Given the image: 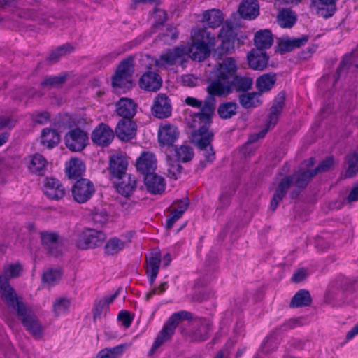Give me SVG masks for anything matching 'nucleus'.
<instances>
[{
	"label": "nucleus",
	"instance_id": "nucleus-1",
	"mask_svg": "<svg viewBox=\"0 0 358 358\" xmlns=\"http://www.w3.org/2000/svg\"><path fill=\"white\" fill-rule=\"evenodd\" d=\"M237 64L232 57H227L219 62L216 68V78L207 87V92L216 96H224L234 90L242 92L239 101L246 107V78L236 74Z\"/></svg>",
	"mask_w": 358,
	"mask_h": 358
},
{
	"label": "nucleus",
	"instance_id": "nucleus-2",
	"mask_svg": "<svg viewBox=\"0 0 358 358\" xmlns=\"http://www.w3.org/2000/svg\"><path fill=\"white\" fill-rule=\"evenodd\" d=\"M192 43L183 46L185 49V55L192 59L201 62L208 57L211 49L215 45V38L206 28H194L191 32Z\"/></svg>",
	"mask_w": 358,
	"mask_h": 358
},
{
	"label": "nucleus",
	"instance_id": "nucleus-3",
	"mask_svg": "<svg viewBox=\"0 0 358 358\" xmlns=\"http://www.w3.org/2000/svg\"><path fill=\"white\" fill-rule=\"evenodd\" d=\"M315 175V172H313V170L302 171L301 169L293 176L282 179L271 201V210L274 211L277 208L280 201L285 196L292 183H294L299 189H303Z\"/></svg>",
	"mask_w": 358,
	"mask_h": 358
},
{
	"label": "nucleus",
	"instance_id": "nucleus-4",
	"mask_svg": "<svg viewBox=\"0 0 358 358\" xmlns=\"http://www.w3.org/2000/svg\"><path fill=\"white\" fill-rule=\"evenodd\" d=\"M213 137L214 134L206 126L201 127L194 136V143L205 158L204 160L200 162L202 169L206 166L207 163H211L215 159V152L211 144Z\"/></svg>",
	"mask_w": 358,
	"mask_h": 358
},
{
	"label": "nucleus",
	"instance_id": "nucleus-5",
	"mask_svg": "<svg viewBox=\"0 0 358 358\" xmlns=\"http://www.w3.org/2000/svg\"><path fill=\"white\" fill-rule=\"evenodd\" d=\"M192 314L186 310H181L173 313L164 325L162 329L157 335L152 349L150 354H152L160 345L165 341L169 340L175 332V329L182 320H192Z\"/></svg>",
	"mask_w": 358,
	"mask_h": 358
},
{
	"label": "nucleus",
	"instance_id": "nucleus-6",
	"mask_svg": "<svg viewBox=\"0 0 358 358\" xmlns=\"http://www.w3.org/2000/svg\"><path fill=\"white\" fill-rule=\"evenodd\" d=\"M214 96H216L208 94L203 101L192 96H187L184 101L187 106L199 109V111L195 114V117L209 126L212 122L215 109Z\"/></svg>",
	"mask_w": 358,
	"mask_h": 358
},
{
	"label": "nucleus",
	"instance_id": "nucleus-7",
	"mask_svg": "<svg viewBox=\"0 0 358 358\" xmlns=\"http://www.w3.org/2000/svg\"><path fill=\"white\" fill-rule=\"evenodd\" d=\"M285 94L283 92H280L273 101V105L270 108V112L266 122V127L259 133L255 135H251L248 139V144L250 142H255L257 139L265 136L267 131L273 128L279 120L285 106Z\"/></svg>",
	"mask_w": 358,
	"mask_h": 358
},
{
	"label": "nucleus",
	"instance_id": "nucleus-8",
	"mask_svg": "<svg viewBox=\"0 0 358 358\" xmlns=\"http://www.w3.org/2000/svg\"><path fill=\"white\" fill-rule=\"evenodd\" d=\"M134 73L133 59L123 60L112 78V85L115 89L129 90L132 86V75Z\"/></svg>",
	"mask_w": 358,
	"mask_h": 358
},
{
	"label": "nucleus",
	"instance_id": "nucleus-9",
	"mask_svg": "<svg viewBox=\"0 0 358 358\" xmlns=\"http://www.w3.org/2000/svg\"><path fill=\"white\" fill-rule=\"evenodd\" d=\"M246 19V0H243L236 13L231 17V24L226 23L220 29L218 37L222 39V44L234 41L235 34L234 29L241 26V20Z\"/></svg>",
	"mask_w": 358,
	"mask_h": 358
},
{
	"label": "nucleus",
	"instance_id": "nucleus-10",
	"mask_svg": "<svg viewBox=\"0 0 358 358\" xmlns=\"http://www.w3.org/2000/svg\"><path fill=\"white\" fill-rule=\"evenodd\" d=\"M213 329V321L207 317L194 318L191 324L189 337L192 341L201 343L210 338Z\"/></svg>",
	"mask_w": 358,
	"mask_h": 358
},
{
	"label": "nucleus",
	"instance_id": "nucleus-11",
	"mask_svg": "<svg viewBox=\"0 0 358 358\" xmlns=\"http://www.w3.org/2000/svg\"><path fill=\"white\" fill-rule=\"evenodd\" d=\"M105 238L106 236L102 231L87 229L78 236L76 245L81 250L95 248L100 246Z\"/></svg>",
	"mask_w": 358,
	"mask_h": 358
},
{
	"label": "nucleus",
	"instance_id": "nucleus-12",
	"mask_svg": "<svg viewBox=\"0 0 358 358\" xmlns=\"http://www.w3.org/2000/svg\"><path fill=\"white\" fill-rule=\"evenodd\" d=\"M22 324L35 338H40L43 336V328L37 317L26 306L20 308L17 313Z\"/></svg>",
	"mask_w": 358,
	"mask_h": 358
},
{
	"label": "nucleus",
	"instance_id": "nucleus-13",
	"mask_svg": "<svg viewBox=\"0 0 358 358\" xmlns=\"http://www.w3.org/2000/svg\"><path fill=\"white\" fill-rule=\"evenodd\" d=\"M94 192V184L86 178L78 180L72 187L73 199L79 203H84L89 201Z\"/></svg>",
	"mask_w": 358,
	"mask_h": 358
},
{
	"label": "nucleus",
	"instance_id": "nucleus-14",
	"mask_svg": "<svg viewBox=\"0 0 358 358\" xmlns=\"http://www.w3.org/2000/svg\"><path fill=\"white\" fill-rule=\"evenodd\" d=\"M87 140V134L83 130L76 128L66 134L65 144L70 150L79 152L85 148Z\"/></svg>",
	"mask_w": 358,
	"mask_h": 358
},
{
	"label": "nucleus",
	"instance_id": "nucleus-15",
	"mask_svg": "<svg viewBox=\"0 0 358 358\" xmlns=\"http://www.w3.org/2000/svg\"><path fill=\"white\" fill-rule=\"evenodd\" d=\"M151 110L157 118L164 119L170 117L172 113L171 100L165 94H159L154 100Z\"/></svg>",
	"mask_w": 358,
	"mask_h": 358
},
{
	"label": "nucleus",
	"instance_id": "nucleus-16",
	"mask_svg": "<svg viewBox=\"0 0 358 358\" xmlns=\"http://www.w3.org/2000/svg\"><path fill=\"white\" fill-rule=\"evenodd\" d=\"M185 56V49L183 46L176 47L169 49L160 55L159 58L155 61L156 66H166L181 62Z\"/></svg>",
	"mask_w": 358,
	"mask_h": 358
},
{
	"label": "nucleus",
	"instance_id": "nucleus-17",
	"mask_svg": "<svg viewBox=\"0 0 358 358\" xmlns=\"http://www.w3.org/2000/svg\"><path fill=\"white\" fill-rule=\"evenodd\" d=\"M178 128L171 124H164L158 129V141L163 146H172L179 137Z\"/></svg>",
	"mask_w": 358,
	"mask_h": 358
},
{
	"label": "nucleus",
	"instance_id": "nucleus-18",
	"mask_svg": "<svg viewBox=\"0 0 358 358\" xmlns=\"http://www.w3.org/2000/svg\"><path fill=\"white\" fill-rule=\"evenodd\" d=\"M147 275L149 278L150 284L153 285L159 270L161 264V252L158 248L151 250L149 256L146 257Z\"/></svg>",
	"mask_w": 358,
	"mask_h": 358
},
{
	"label": "nucleus",
	"instance_id": "nucleus-19",
	"mask_svg": "<svg viewBox=\"0 0 358 358\" xmlns=\"http://www.w3.org/2000/svg\"><path fill=\"white\" fill-rule=\"evenodd\" d=\"M92 141L100 146H108L114 138L113 131L105 124H99L92 134Z\"/></svg>",
	"mask_w": 358,
	"mask_h": 358
},
{
	"label": "nucleus",
	"instance_id": "nucleus-20",
	"mask_svg": "<svg viewBox=\"0 0 358 358\" xmlns=\"http://www.w3.org/2000/svg\"><path fill=\"white\" fill-rule=\"evenodd\" d=\"M338 0H312L310 8L315 13L324 18H329L335 13L336 1Z\"/></svg>",
	"mask_w": 358,
	"mask_h": 358
},
{
	"label": "nucleus",
	"instance_id": "nucleus-21",
	"mask_svg": "<svg viewBox=\"0 0 358 358\" xmlns=\"http://www.w3.org/2000/svg\"><path fill=\"white\" fill-rule=\"evenodd\" d=\"M268 59L267 53L259 49L252 50L248 55V64L254 70H264L267 67Z\"/></svg>",
	"mask_w": 358,
	"mask_h": 358
},
{
	"label": "nucleus",
	"instance_id": "nucleus-22",
	"mask_svg": "<svg viewBox=\"0 0 358 358\" xmlns=\"http://www.w3.org/2000/svg\"><path fill=\"white\" fill-rule=\"evenodd\" d=\"M157 160L153 153L143 152L136 162V169L144 176L155 172Z\"/></svg>",
	"mask_w": 358,
	"mask_h": 358
},
{
	"label": "nucleus",
	"instance_id": "nucleus-23",
	"mask_svg": "<svg viewBox=\"0 0 358 358\" xmlns=\"http://www.w3.org/2000/svg\"><path fill=\"white\" fill-rule=\"evenodd\" d=\"M136 125L131 120H121L115 127V134L120 140L127 141L136 136Z\"/></svg>",
	"mask_w": 358,
	"mask_h": 358
},
{
	"label": "nucleus",
	"instance_id": "nucleus-24",
	"mask_svg": "<svg viewBox=\"0 0 358 358\" xmlns=\"http://www.w3.org/2000/svg\"><path fill=\"white\" fill-rule=\"evenodd\" d=\"M43 192L48 198L54 200H59L65 194V189L63 185L58 180L53 178L45 179Z\"/></svg>",
	"mask_w": 358,
	"mask_h": 358
},
{
	"label": "nucleus",
	"instance_id": "nucleus-25",
	"mask_svg": "<svg viewBox=\"0 0 358 358\" xmlns=\"http://www.w3.org/2000/svg\"><path fill=\"white\" fill-rule=\"evenodd\" d=\"M127 161L121 154L113 155L110 157L109 171L113 177L122 178L126 174Z\"/></svg>",
	"mask_w": 358,
	"mask_h": 358
},
{
	"label": "nucleus",
	"instance_id": "nucleus-26",
	"mask_svg": "<svg viewBox=\"0 0 358 358\" xmlns=\"http://www.w3.org/2000/svg\"><path fill=\"white\" fill-rule=\"evenodd\" d=\"M115 106L116 113L122 120H131L136 113L137 105L131 99L121 98Z\"/></svg>",
	"mask_w": 358,
	"mask_h": 358
},
{
	"label": "nucleus",
	"instance_id": "nucleus-27",
	"mask_svg": "<svg viewBox=\"0 0 358 358\" xmlns=\"http://www.w3.org/2000/svg\"><path fill=\"white\" fill-rule=\"evenodd\" d=\"M162 78L159 75L152 71L145 73L139 81L141 88L152 92L158 90L162 86Z\"/></svg>",
	"mask_w": 358,
	"mask_h": 358
},
{
	"label": "nucleus",
	"instance_id": "nucleus-28",
	"mask_svg": "<svg viewBox=\"0 0 358 358\" xmlns=\"http://www.w3.org/2000/svg\"><path fill=\"white\" fill-rule=\"evenodd\" d=\"M41 242L48 252L57 257L61 252L59 249V236L55 233L43 231L41 233Z\"/></svg>",
	"mask_w": 358,
	"mask_h": 358
},
{
	"label": "nucleus",
	"instance_id": "nucleus-29",
	"mask_svg": "<svg viewBox=\"0 0 358 358\" xmlns=\"http://www.w3.org/2000/svg\"><path fill=\"white\" fill-rule=\"evenodd\" d=\"M144 181L148 190L153 194H161L164 191V178L155 172L144 176Z\"/></svg>",
	"mask_w": 358,
	"mask_h": 358
},
{
	"label": "nucleus",
	"instance_id": "nucleus-30",
	"mask_svg": "<svg viewBox=\"0 0 358 358\" xmlns=\"http://www.w3.org/2000/svg\"><path fill=\"white\" fill-rule=\"evenodd\" d=\"M253 41L256 49L265 50L273 45V36L271 30L261 29L255 34Z\"/></svg>",
	"mask_w": 358,
	"mask_h": 358
},
{
	"label": "nucleus",
	"instance_id": "nucleus-31",
	"mask_svg": "<svg viewBox=\"0 0 358 358\" xmlns=\"http://www.w3.org/2000/svg\"><path fill=\"white\" fill-rule=\"evenodd\" d=\"M307 36L299 38L281 39L278 42V50L280 53H285L303 46L308 41Z\"/></svg>",
	"mask_w": 358,
	"mask_h": 358
},
{
	"label": "nucleus",
	"instance_id": "nucleus-32",
	"mask_svg": "<svg viewBox=\"0 0 358 358\" xmlns=\"http://www.w3.org/2000/svg\"><path fill=\"white\" fill-rule=\"evenodd\" d=\"M129 242L117 237L110 238L104 246V252L108 256L115 255L127 247Z\"/></svg>",
	"mask_w": 358,
	"mask_h": 358
},
{
	"label": "nucleus",
	"instance_id": "nucleus-33",
	"mask_svg": "<svg viewBox=\"0 0 358 358\" xmlns=\"http://www.w3.org/2000/svg\"><path fill=\"white\" fill-rule=\"evenodd\" d=\"M224 20L223 13L219 9H210L203 13L202 21L206 22L210 28L220 27Z\"/></svg>",
	"mask_w": 358,
	"mask_h": 358
},
{
	"label": "nucleus",
	"instance_id": "nucleus-34",
	"mask_svg": "<svg viewBox=\"0 0 358 358\" xmlns=\"http://www.w3.org/2000/svg\"><path fill=\"white\" fill-rule=\"evenodd\" d=\"M120 179L122 180L117 184L118 192L125 196H129L136 187L135 177L130 174H125Z\"/></svg>",
	"mask_w": 358,
	"mask_h": 358
},
{
	"label": "nucleus",
	"instance_id": "nucleus-35",
	"mask_svg": "<svg viewBox=\"0 0 358 358\" xmlns=\"http://www.w3.org/2000/svg\"><path fill=\"white\" fill-rule=\"evenodd\" d=\"M66 173L69 178L79 177L85 171V167L80 159L71 158L66 163Z\"/></svg>",
	"mask_w": 358,
	"mask_h": 358
},
{
	"label": "nucleus",
	"instance_id": "nucleus-36",
	"mask_svg": "<svg viewBox=\"0 0 358 358\" xmlns=\"http://www.w3.org/2000/svg\"><path fill=\"white\" fill-rule=\"evenodd\" d=\"M129 346V345L124 343L112 348H105L97 353L96 358H120Z\"/></svg>",
	"mask_w": 358,
	"mask_h": 358
},
{
	"label": "nucleus",
	"instance_id": "nucleus-37",
	"mask_svg": "<svg viewBox=\"0 0 358 358\" xmlns=\"http://www.w3.org/2000/svg\"><path fill=\"white\" fill-rule=\"evenodd\" d=\"M276 81L275 74L264 73L259 76L256 81V87L261 94L270 91Z\"/></svg>",
	"mask_w": 358,
	"mask_h": 358
},
{
	"label": "nucleus",
	"instance_id": "nucleus-38",
	"mask_svg": "<svg viewBox=\"0 0 358 358\" xmlns=\"http://www.w3.org/2000/svg\"><path fill=\"white\" fill-rule=\"evenodd\" d=\"M312 302V299L308 291L301 289L293 296L290 302V307L299 308L308 306Z\"/></svg>",
	"mask_w": 358,
	"mask_h": 358
},
{
	"label": "nucleus",
	"instance_id": "nucleus-39",
	"mask_svg": "<svg viewBox=\"0 0 358 358\" xmlns=\"http://www.w3.org/2000/svg\"><path fill=\"white\" fill-rule=\"evenodd\" d=\"M60 141L59 134L55 129L45 128L43 129L41 135V143L47 146L48 148H52L59 143Z\"/></svg>",
	"mask_w": 358,
	"mask_h": 358
},
{
	"label": "nucleus",
	"instance_id": "nucleus-40",
	"mask_svg": "<svg viewBox=\"0 0 358 358\" xmlns=\"http://www.w3.org/2000/svg\"><path fill=\"white\" fill-rule=\"evenodd\" d=\"M46 166L47 161L43 156L36 154L31 157L28 168L32 173L43 175Z\"/></svg>",
	"mask_w": 358,
	"mask_h": 358
},
{
	"label": "nucleus",
	"instance_id": "nucleus-41",
	"mask_svg": "<svg viewBox=\"0 0 358 358\" xmlns=\"http://www.w3.org/2000/svg\"><path fill=\"white\" fill-rule=\"evenodd\" d=\"M277 20L281 27L291 28L295 24L296 17L291 10L283 9L278 15Z\"/></svg>",
	"mask_w": 358,
	"mask_h": 358
},
{
	"label": "nucleus",
	"instance_id": "nucleus-42",
	"mask_svg": "<svg viewBox=\"0 0 358 358\" xmlns=\"http://www.w3.org/2000/svg\"><path fill=\"white\" fill-rule=\"evenodd\" d=\"M345 177H354L358 173V152L349 153L345 157Z\"/></svg>",
	"mask_w": 358,
	"mask_h": 358
},
{
	"label": "nucleus",
	"instance_id": "nucleus-43",
	"mask_svg": "<svg viewBox=\"0 0 358 358\" xmlns=\"http://www.w3.org/2000/svg\"><path fill=\"white\" fill-rule=\"evenodd\" d=\"M178 159H175L169 155L166 157L167 172L170 178L177 179L182 171V166Z\"/></svg>",
	"mask_w": 358,
	"mask_h": 358
},
{
	"label": "nucleus",
	"instance_id": "nucleus-44",
	"mask_svg": "<svg viewBox=\"0 0 358 358\" xmlns=\"http://www.w3.org/2000/svg\"><path fill=\"white\" fill-rule=\"evenodd\" d=\"M237 104L234 102L222 103L217 108V113L222 119H229L236 114Z\"/></svg>",
	"mask_w": 358,
	"mask_h": 358
},
{
	"label": "nucleus",
	"instance_id": "nucleus-45",
	"mask_svg": "<svg viewBox=\"0 0 358 358\" xmlns=\"http://www.w3.org/2000/svg\"><path fill=\"white\" fill-rule=\"evenodd\" d=\"M174 152L176 159L184 163L189 162L194 157V151L189 145H182L176 147Z\"/></svg>",
	"mask_w": 358,
	"mask_h": 358
},
{
	"label": "nucleus",
	"instance_id": "nucleus-46",
	"mask_svg": "<svg viewBox=\"0 0 358 358\" xmlns=\"http://www.w3.org/2000/svg\"><path fill=\"white\" fill-rule=\"evenodd\" d=\"M73 50V47L69 44H64L53 50L48 57V60L51 63L57 62L62 57H64Z\"/></svg>",
	"mask_w": 358,
	"mask_h": 358
},
{
	"label": "nucleus",
	"instance_id": "nucleus-47",
	"mask_svg": "<svg viewBox=\"0 0 358 358\" xmlns=\"http://www.w3.org/2000/svg\"><path fill=\"white\" fill-rule=\"evenodd\" d=\"M71 301L68 298L61 297L55 299L52 304V311L55 316L58 317L66 313L69 310Z\"/></svg>",
	"mask_w": 358,
	"mask_h": 358
},
{
	"label": "nucleus",
	"instance_id": "nucleus-48",
	"mask_svg": "<svg viewBox=\"0 0 358 358\" xmlns=\"http://www.w3.org/2000/svg\"><path fill=\"white\" fill-rule=\"evenodd\" d=\"M66 79L65 74L55 76H47L41 82V85L43 87H57L64 83Z\"/></svg>",
	"mask_w": 358,
	"mask_h": 358
},
{
	"label": "nucleus",
	"instance_id": "nucleus-49",
	"mask_svg": "<svg viewBox=\"0 0 358 358\" xmlns=\"http://www.w3.org/2000/svg\"><path fill=\"white\" fill-rule=\"evenodd\" d=\"M352 67L357 68L358 64L354 59V57L352 55H346L341 62L340 63L339 66L337 69V74L339 77L341 73L345 71L346 69H351Z\"/></svg>",
	"mask_w": 358,
	"mask_h": 358
},
{
	"label": "nucleus",
	"instance_id": "nucleus-50",
	"mask_svg": "<svg viewBox=\"0 0 358 358\" xmlns=\"http://www.w3.org/2000/svg\"><path fill=\"white\" fill-rule=\"evenodd\" d=\"M21 272L22 266L19 264H8L3 267V273L1 275L8 280L20 276Z\"/></svg>",
	"mask_w": 358,
	"mask_h": 358
},
{
	"label": "nucleus",
	"instance_id": "nucleus-51",
	"mask_svg": "<svg viewBox=\"0 0 358 358\" xmlns=\"http://www.w3.org/2000/svg\"><path fill=\"white\" fill-rule=\"evenodd\" d=\"M61 278V273L58 270L48 269L44 272L43 275V281L50 285H53L59 280Z\"/></svg>",
	"mask_w": 358,
	"mask_h": 358
},
{
	"label": "nucleus",
	"instance_id": "nucleus-52",
	"mask_svg": "<svg viewBox=\"0 0 358 358\" xmlns=\"http://www.w3.org/2000/svg\"><path fill=\"white\" fill-rule=\"evenodd\" d=\"M259 15V5L257 0H248V20L257 18Z\"/></svg>",
	"mask_w": 358,
	"mask_h": 358
},
{
	"label": "nucleus",
	"instance_id": "nucleus-53",
	"mask_svg": "<svg viewBox=\"0 0 358 358\" xmlns=\"http://www.w3.org/2000/svg\"><path fill=\"white\" fill-rule=\"evenodd\" d=\"M108 219L107 211L103 208H96L92 213V220L94 222L104 224Z\"/></svg>",
	"mask_w": 358,
	"mask_h": 358
},
{
	"label": "nucleus",
	"instance_id": "nucleus-54",
	"mask_svg": "<svg viewBox=\"0 0 358 358\" xmlns=\"http://www.w3.org/2000/svg\"><path fill=\"white\" fill-rule=\"evenodd\" d=\"M108 307L106 306V302H102L101 300L96 301L94 308L93 317L96 320L101 317L103 315H106L108 311Z\"/></svg>",
	"mask_w": 358,
	"mask_h": 358
},
{
	"label": "nucleus",
	"instance_id": "nucleus-55",
	"mask_svg": "<svg viewBox=\"0 0 358 358\" xmlns=\"http://www.w3.org/2000/svg\"><path fill=\"white\" fill-rule=\"evenodd\" d=\"M261 96L262 94L259 92L248 93V108L260 106L262 103Z\"/></svg>",
	"mask_w": 358,
	"mask_h": 358
},
{
	"label": "nucleus",
	"instance_id": "nucleus-56",
	"mask_svg": "<svg viewBox=\"0 0 358 358\" xmlns=\"http://www.w3.org/2000/svg\"><path fill=\"white\" fill-rule=\"evenodd\" d=\"M334 163V160L333 157H328L324 159L315 169L313 170V171L315 172V175L320 172L327 171L333 166Z\"/></svg>",
	"mask_w": 358,
	"mask_h": 358
},
{
	"label": "nucleus",
	"instance_id": "nucleus-57",
	"mask_svg": "<svg viewBox=\"0 0 358 358\" xmlns=\"http://www.w3.org/2000/svg\"><path fill=\"white\" fill-rule=\"evenodd\" d=\"M152 17L155 20L153 26L155 27L158 25L162 24L166 20V13L163 10L155 8L152 13Z\"/></svg>",
	"mask_w": 358,
	"mask_h": 358
},
{
	"label": "nucleus",
	"instance_id": "nucleus-58",
	"mask_svg": "<svg viewBox=\"0 0 358 358\" xmlns=\"http://www.w3.org/2000/svg\"><path fill=\"white\" fill-rule=\"evenodd\" d=\"M189 203L187 199L180 200L177 202H175L172 206V210H174L179 215H182V214L187 209Z\"/></svg>",
	"mask_w": 358,
	"mask_h": 358
},
{
	"label": "nucleus",
	"instance_id": "nucleus-59",
	"mask_svg": "<svg viewBox=\"0 0 358 358\" xmlns=\"http://www.w3.org/2000/svg\"><path fill=\"white\" fill-rule=\"evenodd\" d=\"M118 320L122 322L123 326L126 328L130 327L132 318L131 317L129 312L127 311H121L118 314Z\"/></svg>",
	"mask_w": 358,
	"mask_h": 358
},
{
	"label": "nucleus",
	"instance_id": "nucleus-60",
	"mask_svg": "<svg viewBox=\"0 0 358 358\" xmlns=\"http://www.w3.org/2000/svg\"><path fill=\"white\" fill-rule=\"evenodd\" d=\"M182 215H179L177 212L174 210H171L170 215L167 217L166 220V227L168 229H171L175 222L181 217Z\"/></svg>",
	"mask_w": 358,
	"mask_h": 358
},
{
	"label": "nucleus",
	"instance_id": "nucleus-61",
	"mask_svg": "<svg viewBox=\"0 0 358 358\" xmlns=\"http://www.w3.org/2000/svg\"><path fill=\"white\" fill-rule=\"evenodd\" d=\"M182 82L185 86L194 87L196 85L197 79L192 75H185L182 77Z\"/></svg>",
	"mask_w": 358,
	"mask_h": 358
},
{
	"label": "nucleus",
	"instance_id": "nucleus-62",
	"mask_svg": "<svg viewBox=\"0 0 358 358\" xmlns=\"http://www.w3.org/2000/svg\"><path fill=\"white\" fill-rule=\"evenodd\" d=\"M230 203L229 196L226 193H222L219 198V203L217 208L223 209L227 208Z\"/></svg>",
	"mask_w": 358,
	"mask_h": 358
},
{
	"label": "nucleus",
	"instance_id": "nucleus-63",
	"mask_svg": "<svg viewBox=\"0 0 358 358\" xmlns=\"http://www.w3.org/2000/svg\"><path fill=\"white\" fill-rule=\"evenodd\" d=\"M307 275L306 271L303 268L298 270L293 274L292 280L295 282H299L303 280Z\"/></svg>",
	"mask_w": 358,
	"mask_h": 358
},
{
	"label": "nucleus",
	"instance_id": "nucleus-64",
	"mask_svg": "<svg viewBox=\"0 0 358 358\" xmlns=\"http://www.w3.org/2000/svg\"><path fill=\"white\" fill-rule=\"evenodd\" d=\"M347 201L348 203H352L358 201V185L355 186L350 190Z\"/></svg>",
	"mask_w": 358,
	"mask_h": 358
}]
</instances>
